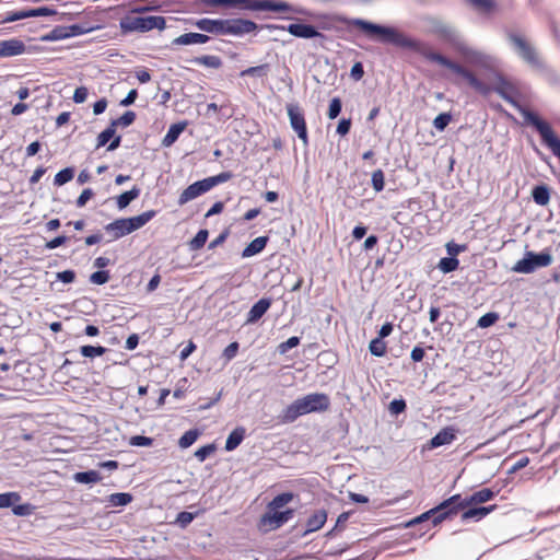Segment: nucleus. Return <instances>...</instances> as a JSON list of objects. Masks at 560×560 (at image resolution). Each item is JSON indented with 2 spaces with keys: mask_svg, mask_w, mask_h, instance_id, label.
Listing matches in <instances>:
<instances>
[{
  "mask_svg": "<svg viewBox=\"0 0 560 560\" xmlns=\"http://www.w3.org/2000/svg\"><path fill=\"white\" fill-rule=\"evenodd\" d=\"M21 500L18 492L0 493V509L13 508V505Z\"/></svg>",
  "mask_w": 560,
  "mask_h": 560,
  "instance_id": "obj_38",
  "label": "nucleus"
},
{
  "mask_svg": "<svg viewBox=\"0 0 560 560\" xmlns=\"http://www.w3.org/2000/svg\"><path fill=\"white\" fill-rule=\"evenodd\" d=\"M497 505H488V506H479V508H469L465 510L460 518L463 522L474 520V521H480L483 517H486L488 514H490L492 511H494Z\"/></svg>",
  "mask_w": 560,
  "mask_h": 560,
  "instance_id": "obj_24",
  "label": "nucleus"
},
{
  "mask_svg": "<svg viewBox=\"0 0 560 560\" xmlns=\"http://www.w3.org/2000/svg\"><path fill=\"white\" fill-rule=\"evenodd\" d=\"M25 50V44L21 39L11 38L0 42V58L20 56Z\"/></svg>",
  "mask_w": 560,
  "mask_h": 560,
  "instance_id": "obj_19",
  "label": "nucleus"
},
{
  "mask_svg": "<svg viewBox=\"0 0 560 560\" xmlns=\"http://www.w3.org/2000/svg\"><path fill=\"white\" fill-rule=\"evenodd\" d=\"M268 236H258L253 240L242 252L243 258L255 256L264 250L268 243Z\"/></svg>",
  "mask_w": 560,
  "mask_h": 560,
  "instance_id": "obj_28",
  "label": "nucleus"
},
{
  "mask_svg": "<svg viewBox=\"0 0 560 560\" xmlns=\"http://www.w3.org/2000/svg\"><path fill=\"white\" fill-rule=\"evenodd\" d=\"M372 187L376 192H380L384 189L385 182H384V173L382 170H376L372 173L371 178Z\"/></svg>",
  "mask_w": 560,
  "mask_h": 560,
  "instance_id": "obj_50",
  "label": "nucleus"
},
{
  "mask_svg": "<svg viewBox=\"0 0 560 560\" xmlns=\"http://www.w3.org/2000/svg\"><path fill=\"white\" fill-rule=\"evenodd\" d=\"M28 11H30V18L51 16V15L57 14V11L55 9H51L48 7L28 9Z\"/></svg>",
  "mask_w": 560,
  "mask_h": 560,
  "instance_id": "obj_56",
  "label": "nucleus"
},
{
  "mask_svg": "<svg viewBox=\"0 0 560 560\" xmlns=\"http://www.w3.org/2000/svg\"><path fill=\"white\" fill-rule=\"evenodd\" d=\"M499 319V315L494 312L487 313L478 319V327L488 328Z\"/></svg>",
  "mask_w": 560,
  "mask_h": 560,
  "instance_id": "obj_52",
  "label": "nucleus"
},
{
  "mask_svg": "<svg viewBox=\"0 0 560 560\" xmlns=\"http://www.w3.org/2000/svg\"><path fill=\"white\" fill-rule=\"evenodd\" d=\"M348 26L358 27L369 39L399 48L419 50L420 42L399 32L397 28L376 24L363 19H343Z\"/></svg>",
  "mask_w": 560,
  "mask_h": 560,
  "instance_id": "obj_1",
  "label": "nucleus"
},
{
  "mask_svg": "<svg viewBox=\"0 0 560 560\" xmlns=\"http://www.w3.org/2000/svg\"><path fill=\"white\" fill-rule=\"evenodd\" d=\"M459 494H454L451 498L444 500L435 508L422 513L421 515L412 518L408 523H406V527H411L420 523H424L427 521L432 522V526H436L441 524L443 521L455 515L453 503L458 501Z\"/></svg>",
  "mask_w": 560,
  "mask_h": 560,
  "instance_id": "obj_5",
  "label": "nucleus"
},
{
  "mask_svg": "<svg viewBox=\"0 0 560 560\" xmlns=\"http://www.w3.org/2000/svg\"><path fill=\"white\" fill-rule=\"evenodd\" d=\"M196 26L207 33L233 36L249 34L258 27L255 22L245 19H200Z\"/></svg>",
  "mask_w": 560,
  "mask_h": 560,
  "instance_id": "obj_3",
  "label": "nucleus"
},
{
  "mask_svg": "<svg viewBox=\"0 0 560 560\" xmlns=\"http://www.w3.org/2000/svg\"><path fill=\"white\" fill-rule=\"evenodd\" d=\"M271 305V300L268 298H262L257 301L249 310L247 314V323H256L260 319L266 312L269 310Z\"/></svg>",
  "mask_w": 560,
  "mask_h": 560,
  "instance_id": "obj_23",
  "label": "nucleus"
},
{
  "mask_svg": "<svg viewBox=\"0 0 560 560\" xmlns=\"http://www.w3.org/2000/svg\"><path fill=\"white\" fill-rule=\"evenodd\" d=\"M131 501H132V495L127 492L113 493L106 498V502L108 503V505L114 506V508L125 506V505L129 504Z\"/></svg>",
  "mask_w": 560,
  "mask_h": 560,
  "instance_id": "obj_33",
  "label": "nucleus"
},
{
  "mask_svg": "<svg viewBox=\"0 0 560 560\" xmlns=\"http://www.w3.org/2000/svg\"><path fill=\"white\" fill-rule=\"evenodd\" d=\"M300 345V338L296 337V336H292L290 337L288 340L281 342L278 347V351L281 353V354H284L285 352H288L290 349L296 347Z\"/></svg>",
  "mask_w": 560,
  "mask_h": 560,
  "instance_id": "obj_55",
  "label": "nucleus"
},
{
  "mask_svg": "<svg viewBox=\"0 0 560 560\" xmlns=\"http://www.w3.org/2000/svg\"><path fill=\"white\" fill-rule=\"evenodd\" d=\"M27 18H30L28 9L27 10H20V11H12V12H8L2 18L0 23H11V22H15V21H19V20L27 19Z\"/></svg>",
  "mask_w": 560,
  "mask_h": 560,
  "instance_id": "obj_47",
  "label": "nucleus"
},
{
  "mask_svg": "<svg viewBox=\"0 0 560 560\" xmlns=\"http://www.w3.org/2000/svg\"><path fill=\"white\" fill-rule=\"evenodd\" d=\"M107 349L102 346H82L80 347V353L85 358H96L103 355Z\"/></svg>",
  "mask_w": 560,
  "mask_h": 560,
  "instance_id": "obj_37",
  "label": "nucleus"
},
{
  "mask_svg": "<svg viewBox=\"0 0 560 560\" xmlns=\"http://www.w3.org/2000/svg\"><path fill=\"white\" fill-rule=\"evenodd\" d=\"M156 215L155 210L144 211L136 217L126 218L129 226V231L132 233L142 226H144L149 221H151Z\"/></svg>",
  "mask_w": 560,
  "mask_h": 560,
  "instance_id": "obj_25",
  "label": "nucleus"
},
{
  "mask_svg": "<svg viewBox=\"0 0 560 560\" xmlns=\"http://www.w3.org/2000/svg\"><path fill=\"white\" fill-rule=\"evenodd\" d=\"M129 444L131 446H151L153 444V439L144 435H133L130 438Z\"/></svg>",
  "mask_w": 560,
  "mask_h": 560,
  "instance_id": "obj_59",
  "label": "nucleus"
},
{
  "mask_svg": "<svg viewBox=\"0 0 560 560\" xmlns=\"http://www.w3.org/2000/svg\"><path fill=\"white\" fill-rule=\"evenodd\" d=\"M294 515V510L288 509L279 512L268 510L260 518L259 526L265 530H275L288 523Z\"/></svg>",
  "mask_w": 560,
  "mask_h": 560,
  "instance_id": "obj_15",
  "label": "nucleus"
},
{
  "mask_svg": "<svg viewBox=\"0 0 560 560\" xmlns=\"http://www.w3.org/2000/svg\"><path fill=\"white\" fill-rule=\"evenodd\" d=\"M464 59V61L470 66L489 69L492 67V58L482 51L469 47L464 39L454 48Z\"/></svg>",
  "mask_w": 560,
  "mask_h": 560,
  "instance_id": "obj_11",
  "label": "nucleus"
},
{
  "mask_svg": "<svg viewBox=\"0 0 560 560\" xmlns=\"http://www.w3.org/2000/svg\"><path fill=\"white\" fill-rule=\"evenodd\" d=\"M468 2L481 12L488 13L494 8L493 0H468Z\"/></svg>",
  "mask_w": 560,
  "mask_h": 560,
  "instance_id": "obj_53",
  "label": "nucleus"
},
{
  "mask_svg": "<svg viewBox=\"0 0 560 560\" xmlns=\"http://www.w3.org/2000/svg\"><path fill=\"white\" fill-rule=\"evenodd\" d=\"M452 120V115L450 113H441L440 115H438L434 120H433V127L439 130V131H443L447 125L451 122Z\"/></svg>",
  "mask_w": 560,
  "mask_h": 560,
  "instance_id": "obj_49",
  "label": "nucleus"
},
{
  "mask_svg": "<svg viewBox=\"0 0 560 560\" xmlns=\"http://www.w3.org/2000/svg\"><path fill=\"white\" fill-rule=\"evenodd\" d=\"M552 262V256L547 252L536 254L526 252L524 257L520 259L512 268L514 272L532 273L537 268L547 267Z\"/></svg>",
  "mask_w": 560,
  "mask_h": 560,
  "instance_id": "obj_10",
  "label": "nucleus"
},
{
  "mask_svg": "<svg viewBox=\"0 0 560 560\" xmlns=\"http://www.w3.org/2000/svg\"><path fill=\"white\" fill-rule=\"evenodd\" d=\"M498 493L499 491H494L490 488H482L465 498H462L459 494L458 501L452 504L454 508V513L456 515L460 510H464L470 505L488 502L492 500Z\"/></svg>",
  "mask_w": 560,
  "mask_h": 560,
  "instance_id": "obj_16",
  "label": "nucleus"
},
{
  "mask_svg": "<svg viewBox=\"0 0 560 560\" xmlns=\"http://www.w3.org/2000/svg\"><path fill=\"white\" fill-rule=\"evenodd\" d=\"M265 28L272 31H287L291 35L299 37V38H315L320 37L324 38V34L318 32L313 25L310 24H303V23H292L289 25H277V24H267L265 25Z\"/></svg>",
  "mask_w": 560,
  "mask_h": 560,
  "instance_id": "obj_13",
  "label": "nucleus"
},
{
  "mask_svg": "<svg viewBox=\"0 0 560 560\" xmlns=\"http://www.w3.org/2000/svg\"><path fill=\"white\" fill-rule=\"evenodd\" d=\"M327 521V512L325 509L316 510L306 521V529L304 536L320 529Z\"/></svg>",
  "mask_w": 560,
  "mask_h": 560,
  "instance_id": "obj_22",
  "label": "nucleus"
},
{
  "mask_svg": "<svg viewBox=\"0 0 560 560\" xmlns=\"http://www.w3.org/2000/svg\"><path fill=\"white\" fill-rule=\"evenodd\" d=\"M235 8L243 11H291L298 14H308V12L303 9L293 8L292 5L284 1L275 0H235Z\"/></svg>",
  "mask_w": 560,
  "mask_h": 560,
  "instance_id": "obj_7",
  "label": "nucleus"
},
{
  "mask_svg": "<svg viewBox=\"0 0 560 560\" xmlns=\"http://www.w3.org/2000/svg\"><path fill=\"white\" fill-rule=\"evenodd\" d=\"M73 480L78 483H96L102 480V476L96 470L79 471L73 475Z\"/></svg>",
  "mask_w": 560,
  "mask_h": 560,
  "instance_id": "obj_31",
  "label": "nucleus"
},
{
  "mask_svg": "<svg viewBox=\"0 0 560 560\" xmlns=\"http://www.w3.org/2000/svg\"><path fill=\"white\" fill-rule=\"evenodd\" d=\"M198 513H190V512H179L177 514L175 524H177L180 528H186L196 517Z\"/></svg>",
  "mask_w": 560,
  "mask_h": 560,
  "instance_id": "obj_48",
  "label": "nucleus"
},
{
  "mask_svg": "<svg viewBox=\"0 0 560 560\" xmlns=\"http://www.w3.org/2000/svg\"><path fill=\"white\" fill-rule=\"evenodd\" d=\"M342 108L341 100L339 97H334L329 103L328 108V117L329 119H335L339 116Z\"/></svg>",
  "mask_w": 560,
  "mask_h": 560,
  "instance_id": "obj_54",
  "label": "nucleus"
},
{
  "mask_svg": "<svg viewBox=\"0 0 560 560\" xmlns=\"http://www.w3.org/2000/svg\"><path fill=\"white\" fill-rule=\"evenodd\" d=\"M406 401L404 399H394L390 401L388 410L392 415H399L406 410Z\"/></svg>",
  "mask_w": 560,
  "mask_h": 560,
  "instance_id": "obj_60",
  "label": "nucleus"
},
{
  "mask_svg": "<svg viewBox=\"0 0 560 560\" xmlns=\"http://www.w3.org/2000/svg\"><path fill=\"white\" fill-rule=\"evenodd\" d=\"M508 38L521 59L535 69H542L544 63L536 49L525 37L520 34L509 32Z\"/></svg>",
  "mask_w": 560,
  "mask_h": 560,
  "instance_id": "obj_9",
  "label": "nucleus"
},
{
  "mask_svg": "<svg viewBox=\"0 0 560 560\" xmlns=\"http://www.w3.org/2000/svg\"><path fill=\"white\" fill-rule=\"evenodd\" d=\"M423 57L432 62H436L440 66H443L450 70H452L454 73L460 75L463 79H465L468 84L479 92L482 95H487L490 92V88L482 83L471 71L467 70L459 63L452 61L447 57L443 56L442 54L435 52V51H425L422 52Z\"/></svg>",
  "mask_w": 560,
  "mask_h": 560,
  "instance_id": "obj_4",
  "label": "nucleus"
},
{
  "mask_svg": "<svg viewBox=\"0 0 560 560\" xmlns=\"http://www.w3.org/2000/svg\"><path fill=\"white\" fill-rule=\"evenodd\" d=\"M329 406L330 399L327 394H307L287 406L280 416V420L282 423H292L303 415L326 411Z\"/></svg>",
  "mask_w": 560,
  "mask_h": 560,
  "instance_id": "obj_2",
  "label": "nucleus"
},
{
  "mask_svg": "<svg viewBox=\"0 0 560 560\" xmlns=\"http://www.w3.org/2000/svg\"><path fill=\"white\" fill-rule=\"evenodd\" d=\"M66 38H69L68 37L67 26L59 25V26L54 27L46 35H44L42 37V40H44V42H56V40H61V39H66Z\"/></svg>",
  "mask_w": 560,
  "mask_h": 560,
  "instance_id": "obj_35",
  "label": "nucleus"
},
{
  "mask_svg": "<svg viewBox=\"0 0 560 560\" xmlns=\"http://www.w3.org/2000/svg\"><path fill=\"white\" fill-rule=\"evenodd\" d=\"M74 176V170L72 167H66L59 171L54 178V184L57 186H62L70 182Z\"/></svg>",
  "mask_w": 560,
  "mask_h": 560,
  "instance_id": "obj_39",
  "label": "nucleus"
},
{
  "mask_svg": "<svg viewBox=\"0 0 560 560\" xmlns=\"http://www.w3.org/2000/svg\"><path fill=\"white\" fill-rule=\"evenodd\" d=\"M532 197L537 205L546 206L550 200L549 188L546 185H538L534 187Z\"/></svg>",
  "mask_w": 560,
  "mask_h": 560,
  "instance_id": "obj_32",
  "label": "nucleus"
},
{
  "mask_svg": "<svg viewBox=\"0 0 560 560\" xmlns=\"http://www.w3.org/2000/svg\"><path fill=\"white\" fill-rule=\"evenodd\" d=\"M523 115L529 125L538 131L542 142L551 150L552 154L560 160V139L555 135L550 125L544 121L536 113L524 110Z\"/></svg>",
  "mask_w": 560,
  "mask_h": 560,
  "instance_id": "obj_8",
  "label": "nucleus"
},
{
  "mask_svg": "<svg viewBox=\"0 0 560 560\" xmlns=\"http://www.w3.org/2000/svg\"><path fill=\"white\" fill-rule=\"evenodd\" d=\"M238 348H240L238 342H236V341L231 342L223 350L222 357L225 359V361H228V362L231 361L232 359H234L236 357Z\"/></svg>",
  "mask_w": 560,
  "mask_h": 560,
  "instance_id": "obj_61",
  "label": "nucleus"
},
{
  "mask_svg": "<svg viewBox=\"0 0 560 560\" xmlns=\"http://www.w3.org/2000/svg\"><path fill=\"white\" fill-rule=\"evenodd\" d=\"M119 26L122 33H144L154 28L163 30L165 27V19L161 15L139 16L130 14L120 20Z\"/></svg>",
  "mask_w": 560,
  "mask_h": 560,
  "instance_id": "obj_6",
  "label": "nucleus"
},
{
  "mask_svg": "<svg viewBox=\"0 0 560 560\" xmlns=\"http://www.w3.org/2000/svg\"><path fill=\"white\" fill-rule=\"evenodd\" d=\"M94 196V191L91 188H85L78 197L75 205L78 208H82L86 202Z\"/></svg>",
  "mask_w": 560,
  "mask_h": 560,
  "instance_id": "obj_62",
  "label": "nucleus"
},
{
  "mask_svg": "<svg viewBox=\"0 0 560 560\" xmlns=\"http://www.w3.org/2000/svg\"><path fill=\"white\" fill-rule=\"evenodd\" d=\"M136 113L132 110L125 112L119 118L112 120V125L116 128L117 126L128 127L136 120Z\"/></svg>",
  "mask_w": 560,
  "mask_h": 560,
  "instance_id": "obj_43",
  "label": "nucleus"
},
{
  "mask_svg": "<svg viewBox=\"0 0 560 560\" xmlns=\"http://www.w3.org/2000/svg\"><path fill=\"white\" fill-rule=\"evenodd\" d=\"M209 190L210 188L207 184L206 178L195 182L191 185H189L186 189H184L183 192L179 195L178 205L183 206L188 201L206 194Z\"/></svg>",
  "mask_w": 560,
  "mask_h": 560,
  "instance_id": "obj_18",
  "label": "nucleus"
},
{
  "mask_svg": "<svg viewBox=\"0 0 560 560\" xmlns=\"http://www.w3.org/2000/svg\"><path fill=\"white\" fill-rule=\"evenodd\" d=\"M459 261L456 257H443L439 262V268L444 273L452 272L458 268Z\"/></svg>",
  "mask_w": 560,
  "mask_h": 560,
  "instance_id": "obj_42",
  "label": "nucleus"
},
{
  "mask_svg": "<svg viewBox=\"0 0 560 560\" xmlns=\"http://www.w3.org/2000/svg\"><path fill=\"white\" fill-rule=\"evenodd\" d=\"M285 108L291 128L298 135L303 144L305 147L308 145V133L303 109L296 103L287 104Z\"/></svg>",
  "mask_w": 560,
  "mask_h": 560,
  "instance_id": "obj_12",
  "label": "nucleus"
},
{
  "mask_svg": "<svg viewBox=\"0 0 560 560\" xmlns=\"http://www.w3.org/2000/svg\"><path fill=\"white\" fill-rule=\"evenodd\" d=\"M88 89L85 86H79L75 89L72 100L74 103L81 104L88 98Z\"/></svg>",
  "mask_w": 560,
  "mask_h": 560,
  "instance_id": "obj_64",
  "label": "nucleus"
},
{
  "mask_svg": "<svg viewBox=\"0 0 560 560\" xmlns=\"http://www.w3.org/2000/svg\"><path fill=\"white\" fill-rule=\"evenodd\" d=\"M208 235L209 233L207 230H199L194 238L189 242V248L191 250H198L202 248L208 240Z\"/></svg>",
  "mask_w": 560,
  "mask_h": 560,
  "instance_id": "obj_40",
  "label": "nucleus"
},
{
  "mask_svg": "<svg viewBox=\"0 0 560 560\" xmlns=\"http://www.w3.org/2000/svg\"><path fill=\"white\" fill-rule=\"evenodd\" d=\"M104 230L113 236V240H119L131 233L129 231L126 218L114 220L113 222L106 224Z\"/></svg>",
  "mask_w": 560,
  "mask_h": 560,
  "instance_id": "obj_20",
  "label": "nucleus"
},
{
  "mask_svg": "<svg viewBox=\"0 0 560 560\" xmlns=\"http://www.w3.org/2000/svg\"><path fill=\"white\" fill-rule=\"evenodd\" d=\"M192 62L208 67V68H212V69H219L222 66L221 58L218 56H214V55H206V56L196 57L192 60Z\"/></svg>",
  "mask_w": 560,
  "mask_h": 560,
  "instance_id": "obj_34",
  "label": "nucleus"
},
{
  "mask_svg": "<svg viewBox=\"0 0 560 560\" xmlns=\"http://www.w3.org/2000/svg\"><path fill=\"white\" fill-rule=\"evenodd\" d=\"M493 91L497 94H499L503 100H505L514 107H516L524 119H526L525 116L523 115L524 110L533 113L532 110L524 108L517 104L513 96L515 94L514 86L510 82H508L502 75H498V85L493 89ZM525 121L529 124L527 120Z\"/></svg>",
  "mask_w": 560,
  "mask_h": 560,
  "instance_id": "obj_17",
  "label": "nucleus"
},
{
  "mask_svg": "<svg viewBox=\"0 0 560 560\" xmlns=\"http://www.w3.org/2000/svg\"><path fill=\"white\" fill-rule=\"evenodd\" d=\"M231 178H232V174L230 172H222L215 176L207 177L206 180H207L209 188L211 189L214 186L225 183Z\"/></svg>",
  "mask_w": 560,
  "mask_h": 560,
  "instance_id": "obj_51",
  "label": "nucleus"
},
{
  "mask_svg": "<svg viewBox=\"0 0 560 560\" xmlns=\"http://www.w3.org/2000/svg\"><path fill=\"white\" fill-rule=\"evenodd\" d=\"M215 451L214 444H208L198 448L195 456L199 462H205Z\"/></svg>",
  "mask_w": 560,
  "mask_h": 560,
  "instance_id": "obj_58",
  "label": "nucleus"
},
{
  "mask_svg": "<svg viewBox=\"0 0 560 560\" xmlns=\"http://www.w3.org/2000/svg\"><path fill=\"white\" fill-rule=\"evenodd\" d=\"M187 126H188V121H186V120H183V121H179L176 124H172L162 140V144L164 147H171L173 143L176 142V140L178 139L180 133L186 129Z\"/></svg>",
  "mask_w": 560,
  "mask_h": 560,
  "instance_id": "obj_26",
  "label": "nucleus"
},
{
  "mask_svg": "<svg viewBox=\"0 0 560 560\" xmlns=\"http://www.w3.org/2000/svg\"><path fill=\"white\" fill-rule=\"evenodd\" d=\"M109 280V272L107 270H98L90 276V281L94 284H104Z\"/></svg>",
  "mask_w": 560,
  "mask_h": 560,
  "instance_id": "obj_57",
  "label": "nucleus"
},
{
  "mask_svg": "<svg viewBox=\"0 0 560 560\" xmlns=\"http://www.w3.org/2000/svg\"><path fill=\"white\" fill-rule=\"evenodd\" d=\"M370 352L375 357H383L386 353V342L381 338H374L369 346Z\"/></svg>",
  "mask_w": 560,
  "mask_h": 560,
  "instance_id": "obj_44",
  "label": "nucleus"
},
{
  "mask_svg": "<svg viewBox=\"0 0 560 560\" xmlns=\"http://www.w3.org/2000/svg\"><path fill=\"white\" fill-rule=\"evenodd\" d=\"M246 430L243 427H237L228 436L225 442V451H234L244 440Z\"/></svg>",
  "mask_w": 560,
  "mask_h": 560,
  "instance_id": "obj_29",
  "label": "nucleus"
},
{
  "mask_svg": "<svg viewBox=\"0 0 560 560\" xmlns=\"http://www.w3.org/2000/svg\"><path fill=\"white\" fill-rule=\"evenodd\" d=\"M116 128L109 124V126L97 136L96 148H101L107 144V142L115 136Z\"/></svg>",
  "mask_w": 560,
  "mask_h": 560,
  "instance_id": "obj_46",
  "label": "nucleus"
},
{
  "mask_svg": "<svg viewBox=\"0 0 560 560\" xmlns=\"http://www.w3.org/2000/svg\"><path fill=\"white\" fill-rule=\"evenodd\" d=\"M293 500L292 492H283L276 495L268 504V510H279Z\"/></svg>",
  "mask_w": 560,
  "mask_h": 560,
  "instance_id": "obj_36",
  "label": "nucleus"
},
{
  "mask_svg": "<svg viewBox=\"0 0 560 560\" xmlns=\"http://www.w3.org/2000/svg\"><path fill=\"white\" fill-rule=\"evenodd\" d=\"M68 37H74L89 32V28L80 24L67 25Z\"/></svg>",
  "mask_w": 560,
  "mask_h": 560,
  "instance_id": "obj_63",
  "label": "nucleus"
},
{
  "mask_svg": "<svg viewBox=\"0 0 560 560\" xmlns=\"http://www.w3.org/2000/svg\"><path fill=\"white\" fill-rule=\"evenodd\" d=\"M141 194V189L138 186H133L130 190L122 192L116 198L118 209H125L129 203L137 199Z\"/></svg>",
  "mask_w": 560,
  "mask_h": 560,
  "instance_id": "obj_30",
  "label": "nucleus"
},
{
  "mask_svg": "<svg viewBox=\"0 0 560 560\" xmlns=\"http://www.w3.org/2000/svg\"><path fill=\"white\" fill-rule=\"evenodd\" d=\"M456 438V430L452 427H446L439 431L431 440L430 446L436 448L452 443Z\"/></svg>",
  "mask_w": 560,
  "mask_h": 560,
  "instance_id": "obj_21",
  "label": "nucleus"
},
{
  "mask_svg": "<svg viewBox=\"0 0 560 560\" xmlns=\"http://www.w3.org/2000/svg\"><path fill=\"white\" fill-rule=\"evenodd\" d=\"M269 71V65L249 67L241 72V77H265Z\"/></svg>",
  "mask_w": 560,
  "mask_h": 560,
  "instance_id": "obj_41",
  "label": "nucleus"
},
{
  "mask_svg": "<svg viewBox=\"0 0 560 560\" xmlns=\"http://www.w3.org/2000/svg\"><path fill=\"white\" fill-rule=\"evenodd\" d=\"M210 39V37L206 34L200 33H185L180 36L176 37L173 40V45H196V44H205Z\"/></svg>",
  "mask_w": 560,
  "mask_h": 560,
  "instance_id": "obj_27",
  "label": "nucleus"
},
{
  "mask_svg": "<svg viewBox=\"0 0 560 560\" xmlns=\"http://www.w3.org/2000/svg\"><path fill=\"white\" fill-rule=\"evenodd\" d=\"M198 435L199 432L197 430H188L180 436L178 445L182 448H187L196 442Z\"/></svg>",
  "mask_w": 560,
  "mask_h": 560,
  "instance_id": "obj_45",
  "label": "nucleus"
},
{
  "mask_svg": "<svg viewBox=\"0 0 560 560\" xmlns=\"http://www.w3.org/2000/svg\"><path fill=\"white\" fill-rule=\"evenodd\" d=\"M429 31L451 44L453 48L463 39L455 27L439 19H431L429 21Z\"/></svg>",
  "mask_w": 560,
  "mask_h": 560,
  "instance_id": "obj_14",
  "label": "nucleus"
}]
</instances>
